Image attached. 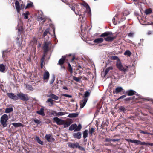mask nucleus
<instances>
[{"instance_id": "1", "label": "nucleus", "mask_w": 153, "mask_h": 153, "mask_svg": "<svg viewBox=\"0 0 153 153\" xmlns=\"http://www.w3.org/2000/svg\"><path fill=\"white\" fill-rule=\"evenodd\" d=\"M80 4L81 5L83 6L86 8V10L84 11L83 14L81 13V11L80 10L79 11L76 12L75 11V13L76 15H79L80 17L79 18V20L81 21L80 19L82 17L83 19L85 20L86 19V17H85V14L87 13L88 16H91V10L89 6L86 3L84 2L82 3H81Z\"/></svg>"}, {"instance_id": "2", "label": "nucleus", "mask_w": 153, "mask_h": 153, "mask_svg": "<svg viewBox=\"0 0 153 153\" xmlns=\"http://www.w3.org/2000/svg\"><path fill=\"white\" fill-rule=\"evenodd\" d=\"M113 35L112 32L110 31H106L102 34L100 36L101 37H106L104 38V40L108 42H111L114 39L115 37V36H111Z\"/></svg>"}, {"instance_id": "3", "label": "nucleus", "mask_w": 153, "mask_h": 153, "mask_svg": "<svg viewBox=\"0 0 153 153\" xmlns=\"http://www.w3.org/2000/svg\"><path fill=\"white\" fill-rule=\"evenodd\" d=\"M116 66L119 70L122 72H126L128 69V66H123L120 60L117 61L116 63Z\"/></svg>"}, {"instance_id": "4", "label": "nucleus", "mask_w": 153, "mask_h": 153, "mask_svg": "<svg viewBox=\"0 0 153 153\" xmlns=\"http://www.w3.org/2000/svg\"><path fill=\"white\" fill-rule=\"evenodd\" d=\"M51 45L52 44L51 42H44V45L42 46L44 53H47L49 51L50 49L49 47L51 46Z\"/></svg>"}, {"instance_id": "5", "label": "nucleus", "mask_w": 153, "mask_h": 153, "mask_svg": "<svg viewBox=\"0 0 153 153\" xmlns=\"http://www.w3.org/2000/svg\"><path fill=\"white\" fill-rule=\"evenodd\" d=\"M8 119V115L6 114H4L1 118L0 122L3 127H5L7 126L6 123Z\"/></svg>"}, {"instance_id": "6", "label": "nucleus", "mask_w": 153, "mask_h": 153, "mask_svg": "<svg viewBox=\"0 0 153 153\" xmlns=\"http://www.w3.org/2000/svg\"><path fill=\"white\" fill-rule=\"evenodd\" d=\"M18 96L19 98L23 101H27L29 100L28 95L27 94H25L22 93H18Z\"/></svg>"}, {"instance_id": "7", "label": "nucleus", "mask_w": 153, "mask_h": 153, "mask_svg": "<svg viewBox=\"0 0 153 153\" xmlns=\"http://www.w3.org/2000/svg\"><path fill=\"white\" fill-rule=\"evenodd\" d=\"M7 95L10 98L13 100H17L19 99L18 96V94H17V95H16L12 93H7Z\"/></svg>"}, {"instance_id": "8", "label": "nucleus", "mask_w": 153, "mask_h": 153, "mask_svg": "<svg viewBox=\"0 0 153 153\" xmlns=\"http://www.w3.org/2000/svg\"><path fill=\"white\" fill-rule=\"evenodd\" d=\"M53 121L58 125H61L63 124V122H65L64 120L58 118L57 117H55L53 118Z\"/></svg>"}, {"instance_id": "9", "label": "nucleus", "mask_w": 153, "mask_h": 153, "mask_svg": "<svg viewBox=\"0 0 153 153\" xmlns=\"http://www.w3.org/2000/svg\"><path fill=\"white\" fill-rule=\"evenodd\" d=\"M79 143L78 142L76 143H71L68 142V146L71 148L74 149L75 148H77L78 147Z\"/></svg>"}, {"instance_id": "10", "label": "nucleus", "mask_w": 153, "mask_h": 153, "mask_svg": "<svg viewBox=\"0 0 153 153\" xmlns=\"http://www.w3.org/2000/svg\"><path fill=\"white\" fill-rule=\"evenodd\" d=\"M45 137L48 142H52L55 140L54 138H53L50 134H46Z\"/></svg>"}, {"instance_id": "11", "label": "nucleus", "mask_w": 153, "mask_h": 153, "mask_svg": "<svg viewBox=\"0 0 153 153\" xmlns=\"http://www.w3.org/2000/svg\"><path fill=\"white\" fill-rule=\"evenodd\" d=\"M87 100L88 99L87 98H84L80 102L81 108H82L85 105L87 102Z\"/></svg>"}, {"instance_id": "12", "label": "nucleus", "mask_w": 153, "mask_h": 153, "mask_svg": "<svg viewBox=\"0 0 153 153\" xmlns=\"http://www.w3.org/2000/svg\"><path fill=\"white\" fill-rule=\"evenodd\" d=\"M123 90V88L122 87L118 86L115 89H114L113 93L114 94H118L119 93L121 92Z\"/></svg>"}, {"instance_id": "13", "label": "nucleus", "mask_w": 153, "mask_h": 153, "mask_svg": "<svg viewBox=\"0 0 153 153\" xmlns=\"http://www.w3.org/2000/svg\"><path fill=\"white\" fill-rule=\"evenodd\" d=\"M10 50L9 49L4 50L2 51V57L4 59H5L7 56V53L10 52Z\"/></svg>"}, {"instance_id": "14", "label": "nucleus", "mask_w": 153, "mask_h": 153, "mask_svg": "<svg viewBox=\"0 0 153 153\" xmlns=\"http://www.w3.org/2000/svg\"><path fill=\"white\" fill-rule=\"evenodd\" d=\"M126 93L128 96H131L133 95L134 94H135L137 96H138V94H136V92L133 90H129L127 91L126 92Z\"/></svg>"}, {"instance_id": "15", "label": "nucleus", "mask_w": 153, "mask_h": 153, "mask_svg": "<svg viewBox=\"0 0 153 153\" xmlns=\"http://www.w3.org/2000/svg\"><path fill=\"white\" fill-rule=\"evenodd\" d=\"M73 135L74 138L79 139L81 137L82 134L81 132H78L76 133H73Z\"/></svg>"}, {"instance_id": "16", "label": "nucleus", "mask_w": 153, "mask_h": 153, "mask_svg": "<svg viewBox=\"0 0 153 153\" xmlns=\"http://www.w3.org/2000/svg\"><path fill=\"white\" fill-rule=\"evenodd\" d=\"M111 77L113 79L117 80L121 78V76L118 73L115 72L113 76H111Z\"/></svg>"}, {"instance_id": "17", "label": "nucleus", "mask_w": 153, "mask_h": 153, "mask_svg": "<svg viewBox=\"0 0 153 153\" xmlns=\"http://www.w3.org/2000/svg\"><path fill=\"white\" fill-rule=\"evenodd\" d=\"M44 107H42L40 109V110L37 111H36V113L41 116H44L45 115V114L44 112Z\"/></svg>"}, {"instance_id": "18", "label": "nucleus", "mask_w": 153, "mask_h": 153, "mask_svg": "<svg viewBox=\"0 0 153 153\" xmlns=\"http://www.w3.org/2000/svg\"><path fill=\"white\" fill-rule=\"evenodd\" d=\"M72 123L71 120H69L66 121L65 123L63 122L62 125L64 126V128H65L69 126Z\"/></svg>"}, {"instance_id": "19", "label": "nucleus", "mask_w": 153, "mask_h": 153, "mask_svg": "<svg viewBox=\"0 0 153 153\" xmlns=\"http://www.w3.org/2000/svg\"><path fill=\"white\" fill-rule=\"evenodd\" d=\"M15 4L17 12L18 13H19L20 11V5L19 2L17 0H16L15 2Z\"/></svg>"}, {"instance_id": "20", "label": "nucleus", "mask_w": 153, "mask_h": 153, "mask_svg": "<svg viewBox=\"0 0 153 153\" xmlns=\"http://www.w3.org/2000/svg\"><path fill=\"white\" fill-rule=\"evenodd\" d=\"M65 58L66 57L65 56H62L59 61L58 64L60 65H62L64 63Z\"/></svg>"}, {"instance_id": "21", "label": "nucleus", "mask_w": 153, "mask_h": 153, "mask_svg": "<svg viewBox=\"0 0 153 153\" xmlns=\"http://www.w3.org/2000/svg\"><path fill=\"white\" fill-rule=\"evenodd\" d=\"M103 41V39L102 38H99L95 39L94 42L95 43L99 44L102 42Z\"/></svg>"}, {"instance_id": "22", "label": "nucleus", "mask_w": 153, "mask_h": 153, "mask_svg": "<svg viewBox=\"0 0 153 153\" xmlns=\"http://www.w3.org/2000/svg\"><path fill=\"white\" fill-rule=\"evenodd\" d=\"M49 73L48 71L45 72L43 74V79L44 80L48 79L49 77Z\"/></svg>"}, {"instance_id": "23", "label": "nucleus", "mask_w": 153, "mask_h": 153, "mask_svg": "<svg viewBox=\"0 0 153 153\" xmlns=\"http://www.w3.org/2000/svg\"><path fill=\"white\" fill-rule=\"evenodd\" d=\"M5 66L3 64H0V71L1 72H5Z\"/></svg>"}, {"instance_id": "24", "label": "nucleus", "mask_w": 153, "mask_h": 153, "mask_svg": "<svg viewBox=\"0 0 153 153\" xmlns=\"http://www.w3.org/2000/svg\"><path fill=\"white\" fill-rule=\"evenodd\" d=\"M12 124L16 128H17L21 126H23V125L20 123H12Z\"/></svg>"}, {"instance_id": "25", "label": "nucleus", "mask_w": 153, "mask_h": 153, "mask_svg": "<svg viewBox=\"0 0 153 153\" xmlns=\"http://www.w3.org/2000/svg\"><path fill=\"white\" fill-rule=\"evenodd\" d=\"M79 114L78 113H72L69 114L68 117L70 118L75 117L78 116Z\"/></svg>"}, {"instance_id": "26", "label": "nucleus", "mask_w": 153, "mask_h": 153, "mask_svg": "<svg viewBox=\"0 0 153 153\" xmlns=\"http://www.w3.org/2000/svg\"><path fill=\"white\" fill-rule=\"evenodd\" d=\"M113 69V67L112 66L109 67L107 68L104 72V76H106L110 70H112Z\"/></svg>"}, {"instance_id": "27", "label": "nucleus", "mask_w": 153, "mask_h": 153, "mask_svg": "<svg viewBox=\"0 0 153 153\" xmlns=\"http://www.w3.org/2000/svg\"><path fill=\"white\" fill-rule=\"evenodd\" d=\"M35 140L39 144L42 145H43L44 143L43 142L41 141L40 139L38 137L36 136V137Z\"/></svg>"}, {"instance_id": "28", "label": "nucleus", "mask_w": 153, "mask_h": 153, "mask_svg": "<svg viewBox=\"0 0 153 153\" xmlns=\"http://www.w3.org/2000/svg\"><path fill=\"white\" fill-rule=\"evenodd\" d=\"M76 127V123L72 124L69 127V130L71 131H72L73 130H74Z\"/></svg>"}, {"instance_id": "29", "label": "nucleus", "mask_w": 153, "mask_h": 153, "mask_svg": "<svg viewBox=\"0 0 153 153\" xmlns=\"http://www.w3.org/2000/svg\"><path fill=\"white\" fill-rule=\"evenodd\" d=\"M118 108L120 112H123L124 113H125L126 110V109L123 106H119Z\"/></svg>"}, {"instance_id": "30", "label": "nucleus", "mask_w": 153, "mask_h": 153, "mask_svg": "<svg viewBox=\"0 0 153 153\" xmlns=\"http://www.w3.org/2000/svg\"><path fill=\"white\" fill-rule=\"evenodd\" d=\"M82 126L80 124H79L78 126L76 125V127L74 130V131H79L82 128Z\"/></svg>"}, {"instance_id": "31", "label": "nucleus", "mask_w": 153, "mask_h": 153, "mask_svg": "<svg viewBox=\"0 0 153 153\" xmlns=\"http://www.w3.org/2000/svg\"><path fill=\"white\" fill-rule=\"evenodd\" d=\"M13 111V108L12 107L6 108L5 109V112L6 113H9Z\"/></svg>"}, {"instance_id": "32", "label": "nucleus", "mask_w": 153, "mask_h": 153, "mask_svg": "<svg viewBox=\"0 0 153 153\" xmlns=\"http://www.w3.org/2000/svg\"><path fill=\"white\" fill-rule=\"evenodd\" d=\"M88 130L87 129L85 130L83 132V137L84 139H85L88 137Z\"/></svg>"}, {"instance_id": "33", "label": "nucleus", "mask_w": 153, "mask_h": 153, "mask_svg": "<svg viewBox=\"0 0 153 153\" xmlns=\"http://www.w3.org/2000/svg\"><path fill=\"white\" fill-rule=\"evenodd\" d=\"M131 54L130 51L128 50H126L124 53V54L125 55H127L128 56H130Z\"/></svg>"}, {"instance_id": "34", "label": "nucleus", "mask_w": 153, "mask_h": 153, "mask_svg": "<svg viewBox=\"0 0 153 153\" xmlns=\"http://www.w3.org/2000/svg\"><path fill=\"white\" fill-rule=\"evenodd\" d=\"M68 113L67 112H57V116H61L63 115H64L65 114H67Z\"/></svg>"}, {"instance_id": "35", "label": "nucleus", "mask_w": 153, "mask_h": 153, "mask_svg": "<svg viewBox=\"0 0 153 153\" xmlns=\"http://www.w3.org/2000/svg\"><path fill=\"white\" fill-rule=\"evenodd\" d=\"M144 42V39H142L140 40V42L138 43L137 45V47H139L141 46H143V43Z\"/></svg>"}, {"instance_id": "36", "label": "nucleus", "mask_w": 153, "mask_h": 153, "mask_svg": "<svg viewBox=\"0 0 153 153\" xmlns=\"http://www.w3.org/2000/svg\"><path fill=\"white\" fill-rule=\"evenodd\" d=\"M50 97H51L52 98L54 99L55 100H58L59 99V97L58 96L54 94H51L50 95Z\"/></svg>"}, {"instance_id": "37", "label": "nucleus", "mask_w": 153, "mask_h": 153, "mask_svg": "<svg viewBox=\"0 0 153 153\" xmlns=\"http://www.w3.org/2000/svg\"><path fill=\"white\" fill-rule=\"evenodd\" d=\"M29 14V12L28 11L26 12L23 13V15L24 16V19H27L28 17V16Z\"/></svg>"}, {"instance_id": "38", "label": "nucleus", "mask_w": 153, "mask_h": 153, "mask_svg": "<svg viewBox=\"0 0 153 153\" xmlns=\"http://www.w3.org/2000/svg\"><path fill=\"white\" fill-rule=\"evenodd\" d=\"M26 88L27 89L30 91H33V88L31 85H26Z\"/></svg>"}, {"instance_id": "39", "label": "nucleus", "mask_w": 153, "mask_h": 153, "mask_svg": "<svg viewBox=\"0 0 153 153\" xmlns=\"http://www.w3.org/2000/svg\"><path fill=\"white\" fill-rule=\"evenodd\" d=\"M55 75H53L52 76V78L51 79L50 82V84H52L53 82L55 80Z\"/></svg>"}, {"instance_id": "40", "label": "nucleus", "mask_w": 153, "mask_h": 153, "mask_svg": "<svg viewBox=\"0 0 153 153\" xmlns=\"http://www.w3.org/2000/svg\"><path fill=\"white\" fill-rule=\"evenodd\" d=\"M68 68H69V70L70 71L71 73L72 74L73 73V69L72 68V67L70 65V64L69 63H68Z\"/></svg>"}, {"instance_id": "41", "label": "nucleus", "mask_w": 153, "mask_h": 153, "mask_svg": "<svg viewBox=\"0 0 153 153\" xmlns=\"http://www.w3.org/2000/svg\"><path fill=\"white\" fill-rule=\"evenodd\" d=\"M57 112H56L55 111H52L51 112H50V114L52 116V115H53L55 116H57Z\"/></svg>"}, {"instance_id": "42", "label": "nucleus", "mask_w": 153, "mask_h": 153, "mask_svg": "<svg viewBox=\"0 0 153 153\" xmlns=\"http://www.w3.org/2000/svg\"><path fill=\"white\" fill-rule=\"evenodd\" d=\"M48 33H50L49 32V29H47L45 30L43 33V36L45 37Z\"/></svg>"}, {"instance_id": "43", "label": "nucleus", "mask_w": 153, "mask_h": 153, "mask_svg": "<svg viewBox=\"0 0 153 153\" xmlns=\"http://www.w3.org/2000/svg\"><path fill=\"white\" fill-rule=\"evenodd\" d=\"M95 129L93 128H91L89 131V133L91 134V135H92L93 133L94 132Z\"/></svg>"}, {"instance_id": "44", "label": "nucleus", "mask_w": 153, "mask_h": 153, "mask_svg": "<svg viewBox=\"0 0 153 153\" xmlns=\"http://www.w3.org/2000/svg\"><path fill=\"white\" fill-rule=\"evenodd\" d=\"M111 59L112 60H117V61L120 60L118 56H112L111 57Z\"/></svg>"}, {"instance_id": "45", "label": "nucleus", "mask_w": 153, "mask_h": 153, "mask_svg": "<svg viewBox=\"0 0 153 153\" xmlns=\"http://www.w3.org/2000/svg\"><path fill=\"white\" fill-rule=\"evenodd\" d=\"M53 101V100L51 98H49L47 101L46 102H50L52 105H53L54 104Z\"/></svg>"}, {"instance_id": "46", "label": "nucleus", "mask_w": 153, "mask_h": 153, "mask_svg": "<svg viewBox=\"0 0 153 153\" xmlns=\"http://www.w3.org/2000/svg\"><path fill=\"white\" fill-rule=\"evenodd\" d=\"M152 10L149 9H147L145 10V13L146 14L148 15L149 14L151 13Z\"/></svg>"}, {"instance_id": "47", "label": "nucleus", "mask_w": 153, "mask_h": 153, "mask_svg": "<svg viewBox=\"0 0 153 153\" xmlns=\"http://www.w3.org/2000/svg\"><path fill=\"white\" fill-rule=\"evenodd\" d=\"M38 20H43V22H44L45 21V19L42 17H40L39 16L38 17H37Z\"/></svg>"}, {"instance_id": "48", "label": "nucleus", "mask_w": 153, "mask_h": 153, "mask_svg": "<svg viewBox=\"0 0 153 153\" xmlns=\"http://www.w3.org/2000/svg\"><path fill=\"white\" fill-rule=\"evenodd\" d=\"M33 5V3H28L27 4V5L26 7L25 8H28L31 7H32Z\"/></svg>"}, {"instance_id": "49", "label": "nucleus", "mask_w": 153, "mask_h": 153, "mask_svg": "<svg viewBox=\"0 0 153 153\" xmlns=\"http://www.w3.org/2000/svg\"><path fill=\"white\" fill-rule=\"evenodd\" d=\"M90 95V93L88 91H86L84 94L85 98H86V97H88Z\"/></svg>"}, {"instance_id": "50", "label": "nucleus", "mask_w": 153, "mask_h": 153, "mask_svg": "<svg viewBox=\"0 0 153 153\" xmlns=\"http://www.w3.org/2000/svg\"><path fill=\"white\" fill-rule=\"evenodd\" d=\"M73 79L74 80L77 82H79L80 80V79H79L76 77L75 76H73Z\"/></svg>"}, {"instance_id": "51", "label": "nucleus", "mask_w": 153, "mask_h": 153, "mask_svg": "<svg viewBox=\"0 0 153 153\" xmlns=\"http://www.w3.org/2000/svg\"><path fill=\"white\" fill-rule=\"evenodd\" d=\"M78 146V147H77V148H79L80 150L83 151H85V148L84 147L80 146L79 144Z\"/></svg>"}, {"instance_id": "52", "label": "nucleus", "mask_w": 153, "mask_h": 153, "mask_svg": "<svg viewBox=\"0 0 153 153\" xmlns=\"http://www.w3.org/2000/svg\"><path fill=\"white\" fill-rule=\"evenodd\" d=\"M34 121L38 124H39L41 123L40 120L38 119H35L34 120Z\"/></svg>"}, {"instance_id": "53", "label": "nucleus", "mask_w": 153, "mask_h": 153, "mask_svg": "<svg viewBox=\"0 0 153 153\" xmlns=\"http://www.w3.org/2000/svg\"><path fill=\"white\" fill-rule=\"evenodd\" d=\"M101 126H102V127H104L105 126H107V125L106 123V121L105 122L104 121H103L102 122V123Z\"/></svg>"}, {"instance_id": "54", "label": "nucleus", "mask_w": 153, "mask_h": 153, "mask_svg": "<svg viewBox=\"0 0 153 153\" xmlns=\"http://www.w3.org/2000/svg\"><path fill=\"white\" fill-rule=\"evenodd\" d=\"M44 42L46 41V42H48L50 41L51 42L49 38V37L48 36H46V37H44Z\"/></svg>"}, {"instance_id": "55", "label": "nucleus", "mask_w": 153, "mask_h": 153, "mask_svg": "<svg viewBox=\"0 0 153 153\" xmlns=\"http://www.w3.org/2000/svg\"><path fill=\"white\" fill-rule=\"evenodd\" d=\"M117 17V14H116L115 15V16L112 19V21H113V23L114 24V25H116L117 24L116 22L115 21V17Z\"/></svg>"}, {"instance_id": "56", "label": "nucleus", "mask_w": 153, "mask_h": 153, "mask_svg": "<svg viewBox=\"0 0 153 153\" xmlns=\"http://www.w3.org/2000/svg\"><path fill=\"white\" fill-rule=\"evenodd\" d=\"M130 14V12L129 11H128V10H125L123 14L124 15H125L126 16L127 15Z\"/></svg>"}, {"instance_id": "57", "label": "nucleus", "mask_w": 153, "mask_h": 153, "mask_svg": "<svg viewBox=\"0 0 153 153\" xmlns=\"http://www.w3.org/2000/svg\"><path fill=\"white\" fill-rule=\"evenodd\" d=\"M62 95L65 97H68L69 98H71L72 97V96L71 95H69L66 94H63Z\"/></svg>"}, {"instance_id": "58", "label": "nucleus", "mask_w": 153, "mask_h": 153, "mask_svg": "<svg viewBox=\"0 0 153 153\" xmlns=\"http://www.w3.org/2000/svg\"><path fill=\"white\" fill-rule=\"evenodd\" d=\"M105 141L106 142H111V139L109 138H106L105 139Z\"/></svg>"}, {"instance_id": "59", "label": "nucleus", "mask_w": 153, "mask_h": 153, "mask_svg": "<svg viewBox=\"0 0 153 153\" xmlns=\"http://www.w3.org/2000/svg\"><path fill=\"white\" fill-rule=\"evenodd\" d=\"M134 33L131 32L128 34V36L129 37H132L134 36Z\"/></svg>"}, {"instance_id": "60", "label": "nucleus", "mask_w": 153, "mask_h": 153, "mask_svg": "<svg viewBox=\"0 0 153 153\" xmlns=\"http://www.w3.org/2000/svg\"><path fill=\"white\" fill-rule=\"evenodd\" d=\"M46 53H43V55L42 56V57L41 59V60H44V59H45V56L46 54Z\"/></svg>"}, {"instance_id": "61", "label": "nucleus", "mask_w": 153, "mask_h": 153, "mask_svg": "<svg viewBox=\"0 0 153 153\" xmlns=\"http://www.w3.org/2000/svg\"><path fill=\"white\" fill-rule=\"evenodd\" d=\"M126 97V96L125 95H123L120 96L119 98L118 99V100H119L120 99H123L125 97Z\"/></svg>"}, {"instance_id": "62", "label": "nucleus", "mask_w": 153, "mask_h": 153, "mask_svg": "<svg viewBox=\"0 0 153 153\" xmlns=\"http://www.w3.org/2000/svg\"><path fill=\"white\" fill-rule=\"evenodd\" d=\"M140 133H143V134H147V132H145V131H144L142 130H140Z\"/></svg>"}, {"instance_id": "63", "label": "nucleus", "mask_w": 153, "mask_h": 153, "mask_svg": "<svg viewBox=\"0 0 153 153\" xmlns=\"http://www.w3.org/2000/svg\"><path fill=\"white\" fill-rule=\"evenodd\" d=\"M83 25H84V24L83 25L82 23V24H81V31L82 32H83Z\"/></svg>"}, {"instance_id": "64", "label": "nucleus", "mask_w": 153, "mask_h": 153, "mask_svg": "<svg viewBox=\"0 0 153 153\" xmlns=\"http://www.w3.org/2000/svg\"><path fill=\"white\" fill-rule=\"evenodd\" d=\"M127 141L128 142L133 143V140H132L131 139H127Z\"/></svg>"}]
</instances>
